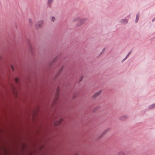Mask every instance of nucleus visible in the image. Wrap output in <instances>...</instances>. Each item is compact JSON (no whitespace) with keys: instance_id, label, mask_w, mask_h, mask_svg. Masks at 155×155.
<instances>
[{"instance_id":"nucleus-1","label":"nucleus","mask_w":155,"mask_h":155,"mask_svg":"<svg viewBox=\"0 0 155 155\" xmlns=\"http://www.w3.org/2000/svg\"><path fill=\"white\" fill-rule=\"evenodd\" d=\"M101 92V91H99L98 92L96 93L93 96V97L94 98H95L98 96L99 95Z\"/></svg>"},{"instance_id":"nucleus-2","label":"nucleus","mask_w":155,"mask_h":155,"mask_svg":"<svg viewBox=\"0 0 155 155\" xmlns=\"http://www.w3.org/2000/svg\"><path fill=\"white\" fill-rule=\"evenodd\" d=\"M63 121V119L61 118L60 119L58 122L56 124V125H57L61 124Z\"/></svg>"},{"instance_id":"nucleus-3","label":"nucleus","mask_w":155,"mask_h":155,"mask_svg":"<svg viewBox=\"0 0 155 155\" xmlns=\"http://www.w3.org/2000/svg\"><path fill=\"white\" fill-rule=\"evenodd\" d=\"M59 93V90H58L57 91L56 93V94L55 96V98L57 99L58 97V94Z\"/></svg>"},{"instance_id":"nucleus-4","label":"nucleus","mask_w":155,"mask_h":155,"mask_svg":"<svg viewBox=\"0 0 155 155\" xmlns=\"http://www.w3.org/2000/svg\"><path fill=\"white\" fill-rule=\"evenodd\" d=\"M13 92L15 96L17 91L15 88H13Z\"/></svg>"},{"instance_id":"nucleus-5","label":"nucleus","mask_w":155,"mask_h":155,"mask_svg":"<svg viewBox=\"0 0 155 155\" xmlns=\"http://www.w3.org/2000/svg\"><path fill=\"white\" fill-rule=\"evenodd\" d=\"M18 80H19L18 79V78H15V81L16 82H17V83L18 82Z\"/></svg>"},{"instance_id":"nucleus-6","label":"nucleus","mask_w":155,"mask_h":155,"mask_svg":"<svg viewBox=\"0 0 155 155\" xmlns=\"http://www.w3.org/2000/svg\"><path fill=\"white\" fill-rule=\"evenodd\" d=\"M53 2L52 0H48V3L49 4H50L51 3Z\"/></svg>"},{"instance_id":"nucleus-7","label":"nucleus","mask_w":155,"mask_h":155,"mask_svg":"<svg viewBox=\"0 0 155 155\" xmlns=\"http://www.w3.org/2000/svg\"><path fill=\"white\" fill-rule=\"evenodd\" d=\"M138 19H139V16L138 15H137L136 18V22L138 21Z\"/></svg>"},{"instance_id":"nucleus-8","label":"nucleus","mask_w":155,"mask_h":155,"mask_svg":"<svg viewBox=\"0 0 155 155\" xmlns=\"http://www.w3.org/2000/svg\"><path fill=\"white\" fill-rule=\"evenodd\" d=\"M55 20V18L54 17H53L52 18V21H53Z\"/></svg>"},{"instance_id":"nucleus-9","label":"nucleus","mask_w":155,"mask_h":155,"mask_svg":"<svg viewBox=\"0 0 155 155\" xmlns=\"http://www.w3.org/2000/svg\"><path fill=\"white\" fill-rule=\"evenodd\" d=\"M123 22H124V23H127V21L126 20H123Z\"/></svg>"},{"instance_id":"nucleus-10","label":"nucleus","mask_w":155,"mask_h":155,"mask_svg":"<svg viewBox=\"0 0 155 155\" xmlns=\"http://www.w3.org/2000/svg\"><path fill=\"white\" fill-rule=\"evenodd\" d=\"M11 68H12V70H14V68L13 66L12 65H11Z\"/></svg>"},{"instance_id":"nucleus-11","label":"nucleus","mask_w":155,"mask_h":155,"mask_svg":"<svg viewBox=\"0 0 155 155\" xmlns=\"http://www.w3.org/2000/svg\"><path fill=\"white\" fill-rule=\"evenodd\" d=\"M150 107H155L154 104H153L152 105H151L150 106Z\"/></svg>"},{"instance_id":"nucleus-12","label":"nucleus","mask_w":155,"mask_h":155,"mask_svg":"<svg viewBox=\"0 0 155 155\" xmlns=\"http://www.w3.org/2000/svg\"><path fill=\"white\" fill-rule=\"evenodd\" d=\"M81 21V22H84V21H85V20L84 19H82L80 21Z\"/></svg>"},{"instance_id":"nucleus-13","label":"nucleus","mask_w":155,"mask_h":155,"mask_svg":"<svg viewBox=\"0 0 155 155\" xmlns=\"http://www.w3.org/2000/svg\"><path fill=\"white\" fill-rule=\"evenodd\" d=\"M121 153V152L119 153V155H120V153Z\"/></svg>"},{"instance_id":"nucleus-14","label":"nucleus","mask_w":155,"mask_h":155,"mask_svg":"<svg viewBox=\"0 0 155 155\" xmlns=\"http://www.w3.org/2000/svg\"><path fill=\"white\" fill-rule=\"evenodd\" d=\"M41 24H42V22H41Z\"/></svg>"},{"instance_id":"nucleus-15","label":"nucleus","mask_w":155,"mask_h":155,"mask_svg":"<svg viewBox=\"0 0 155 155\" xmlns=\"http://www.w3.org/2000/svg\"><path fill=\"white\" fill-rule=\"evenodd\" d=\"M130 53H129V54H128L127 55V56Z\"/></svg>"}]
</instances>
